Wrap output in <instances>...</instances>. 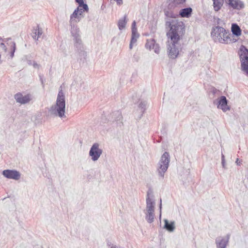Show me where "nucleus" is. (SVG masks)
<instances>
[{
    "label": "nucleus",
    "instance_id": "nucleus-1",
    "mask_svg": "<svg viewBox=\"0 0 248 248\" xmlns=\"http://www.w3.org/2000/svg\"><path fill=\"white\" fill-rule=\"evenodd\" d=\"M166 26L170 28L167 33L169 39L168 56L170 58L174 59L179 54L180 47L179 41L184 34L185 26L183 22L175 19L167 21Z\"/></svg>",
    "mask_w": 248,
    "mask_h": 248
},
{
    "label": "nucleus",
    "instance_id": "nucleus-2",
    "mask_svg": "<svg viewBox=\"0 0 248 248\" xmlns=\"http://www.w3.org/2000/svg\"><path fill=\"white\" fill-rule=\"evenodd\" d=\"M232 36L229 31L220 26L213 27L211 33V36L214 42L225 44L232 42Z\"/></svg>",
    "mask_w": 248,
    "mask_h": 248
},
{
    "label": "nucleus",
    "instance_id": "nucleus-3",
    "mask_svg": "<svg viewBox=\"0 0 248 248\" xmlns=\"http://www.w3.org/2000/svg\"><path fill=\"white\" fill-rule=\"evenodd\" d=\"M49 111L51 115L55 116L66 118L65 96L62 90L59 92L56 104L51 106Z\"/></svg>",
    "mask_w": 248,
    "mask_h": 248
},
{
    "label": "nucleus",
    "instance_id": "nucleus-4",
    "mask_svg": "<svg viewBox=\"0 0 248 248\" xmlns=\"http://www.w3.org/2000/svg\"><path fill=\"white\" fill-rule=\"evenodd\" d=\"M150 192L148 191L146 198V207L143 210V213L147 222L152 223L155 220V202L153 199L150 198Z\"/></svg>",
    "mask_w": 248,
    "mask_h": 248
},
{
    "label": "nucleus",
    "instance_id": "nucleus-5",
    "mask_svg": "<svg viewBox=\"0 0 248 248\" xmlns=\"http://www.w3.org/2000/svg\"><path fill=\"white\" fill-rule=\"evenodd\" d=\"M170 162V155L166 152L162 155L158 163L157 171L159 177L164 178V173L169 167Z\"/></svg>",
    "mask_w": 248,
    "mask_h": 248
},
{
    "label": "nucleus",
    "instance_id": "nucleus-6",
    "mask_svg": "<svg viewBox=\"0 0 248 248\" xmlns=\"http://www.w3.org/2000/svg\"><path fill=\"white\" fill-rule=\"evenodd\" d=\"M240 60L241 70L248 76V49L244 46L240 48Z\"/></svg>",
    "mask_w": 248,
    "mask_h": 248
},
{
    "label": "nucleus",
    "instance_id": "nucleus-7",
    "mask_svg": "<svg viewBox=\"0 0 248 248\" xmlns=\"http://www.w3.org/2000/svg\"><path fill=\"white\" fill-rule=\"evenodd\" d=\"M102 153L103 150L100 148L99 144L97 143H94L92 146L89 155L91 156L92 161H96L98 160Z\"/></svg>",
    "mask_w": 248,
    "mask_h": 248
},
{
    "label": "nucleus",
    "instance_id": "nucleus-8",
    "mask_svg": "<svg viewBox=\"0 0 248 248\" xmlns=\"http://www.w3.org/2000/svg\"><path fill=\"white\" fill-rule=\"evenodd\" d=\"M5 43H6L7 45L11 47L10 58L12 59L14 56V53L16 48V43L12 41L11 38H7L4 40L0 38V46L5 52H7V47Z\"/></svg>",
    "mask_w": 248,
    "mask_h": 248
},
{
    "label": "nucleus",
    "instance_id": "nucleus-9",
    "mask_svg": "<svg viewBox=\"0 0 248 248\" xmlns=\"http://www.w3.org/2000/svg\"><path fill=\"white\" fill-rule=\"evenodd\" d=\"M75 50L79 57L84 58L86 56L81 38L73 40Z\"/></svg>",
    "mask_w": 248,
    "mask_h": 248
},
{
    "label": "nucleus",
    "instance_id": "nucleus-10",
    "mask_svg": "<svg viewBox=\"0 0 248 248\" xmlns=\"http://www.w3.org/2000/svg\"><path fill=\"white\" fill-rule=\"evenodd\" d=\"M2 174L6 178L15 180H18L21 177L20 173L15 170H5Z\"/></svg>",
    "mask_w": 248,
    "mask_h": 248
},
{
    "label": "nucleus",
    "instance_id": "nucleus-11",
    "mask_svg": "<svg viewBox=\"0 0 248 248\" xmlns=\"http://www.w3.org/2000/svg\"><path fill=\"white\" fill-rule=\"evenodd\" d=\"M15 99L16 102L21 104H25L29 103L31 99V95L30 94L23 95L20 93L15 95Z\"/></svg>",
    "mask_w": 248,
    "mask_h": 248
},
{
    "label": "nucleus",
    "instance_id": "nucleus-12",
    "mask_svg": "<svg viewBox=\"0 0 248 248\" xmlns=\"http://www.w3.org/2000/svg\"><path fill=\"white\" fill-rule=\"evenodd\" d=\"M80 10L81 9H79V7H78L75 10L73 14L71 15L69 20L70 24H76L80 21L81 18L79 16L82 15V11Z\"/></svg>",
    "mask_w": 248,
    "mask_h": 248
},
{
    "label": "nucleus",
    "instance_id": "nucleus-13",
    "mask_svg": "<svg viewBox=\"0 0 248 248\" xmlns=\"http://www.w3.org/2000/svg\"><path fill=\"white\" fill-rule=\"evenodd\" d=\"M70 25L71 26L70 32L73 37V40L80 39V31L78 25L76 24H70Z\"/></svg>",
    "mask_w": 248,
    "mask_h": 248
},
{
    "label": "nucleus",
    "instance_id": "nucleus-14",
    "mask_svg": "<svg viewBox=\"0 0 248 248\" xmlns=\"http://www.w3.org/2000/svg\"><path fill=\"white\" fill-rule=\"evenodd\" d=\"M230 235L228 234L225 237H218L216 239L217 248H226L229 242Z\"/></svg>",
    "mask_w": 248,
    "mask_h": 248
},
{
    "label": "nucleus",
    "instance_id": "nucleus-15",
    "mask_svg": "<svg viewBox=\"0 0 248 248\" xmlns=\"http://www.w3.org/2000/svg\"><path fill=\"white\" fill-rule=\"evenodd\" d=\"M175 7H174L173 8H170L169 7V4L168 6L167 9L164 10V14H165V15L167 17H170V18H174V19H172V20H175H175H178V19H176V18L179 16L178 12H176V11H175L174 10V8ZM171 20H172V19H170V20H167V21H166V23L167 21H171ZM178 21H179V20H178Z\"/></svg>",
    "mask_w": 248,
    "mask_h": 248
},
{
    "label": "nucleus",
    "instance_id": "nucleus-16",
    "mask_svg": "<svg viewBox=\"0 0 248 248\" xmlns=\"http://www.w3.org/2000/svg\"><path fill=\"white\" fill-rule=\"evenodd\" d=\"M217 108L226 112L230 109V107L228 105V100L224 96H221L218 101Z\"/></svg>",
    "mask_w": 248,
    "mask_h": 248
},
{
    "label": "nucleus",
    "instance_id": "nucleus-17",
    "mask_svg": "<svg viewBox=\"0 0 248 248\" xmlns=\"http://www.w3.org/2000/svg\"><path fill=\"white\" fill-rule=\"evenodd\" d=\"M231 7L237 10H240L244 7V4L242 1L240 0H225Z\"/></svg>",
    "mask_w": 248,
    "mask_h": 248
},
{
    "label": "nucleus",
    "instance_id": "nucleus-18",
    "mask_svg": "<svg viewBox=\"0 0 248 248\" xmlns=\"http://www.w3.org/2000/svg\"><path fill=\"white\" fill-rule=\"evenodd\" d=\"M192 9L190 7H188L181 9L179 13V16L182 17L188 18L191 15Z\"/></svg>",
    "mask_w": 248,
    "mask_h": 248
},
{
    "label": "nucleus",
    "instance_id": "nucleus-19",
    "mask_svg": "<svg viewBox=\"0 0 248 248\" xmlns=\"http://www.w3.org/2000/svg\"><path fill=\"white\" fill-rule=\"evenodd\" d=\"M127 22V16L126 15H124V16L123 17L120 18L118 21V27L120 31L124 29L125 27Z\"/></svg>",
    "mask_w": 248,
    "mask_h": 248
},
{
    "label": "nucleus",
    "instance_id": "nucleus-20",
    "mask_svg": "<svg viewBox=\"0 0 248 248\" xmlns=\"http://www.w3.org/2000/svg\"><path fill=\"white\" fill-rule=\"evenodd\" d=\"M112 118H113V121H115L118 123L121 124L122 123L123 116L122 113L119 111H116L112 113L111 114Z\"/></svg>",
    "mask_w": 248,
    "mask_h": 248
},
{
    "label": "nucleus",
    "instance_id": "nucleus-21",
    "mask_svg": "<svg viewBox=\"0 0 248 248\" xmlns=\"http://www.w3.org/2000/svg\"><path fill=\"white\" fill-rule=\"evenodd\" d=\"M140 35L138 32H132L131 39L129 44V48L132 49L133 45H135Z\"/></svg>",
    "mask_w": 248,
    "mask_h": 248
},
{
    "label": "nucleus",
    "instance_id": "nucleus-22",
    "mask_svg": "<svg viewBox=\"0 0 248 248\" xmlns=\"http://www.w3.org/2000/svg\"><path fill=\"white\" fill-rule=\"evenodd\" d=\"M165 225L164 228L167 230L168 231L172 232L175 229V222L174 221H171L170 223L169 222L167 219L164 220Z\"/></svg>",
    "mask_w": 248,
    "mask_h": 248
},
{
    "label": "nucleus",
    "instance_id": "nucleus-23",
    "mask_svg": "<svg viewBox=\"0 0 248 248\" xmlns=\"http://www.w3.org/2000/svg\"><path fill=\"white\" fill-rule=\"evenodd\" d=\"M32 33L33 38L35 40H37L38 38L42 35L43 31L42 29H40L39 27L37 26L36 28L33 29Z\"/></svg>",
    "mask_w": 248,
    "mask_h": 248
},
{
    "label": "nucleus",
    "instance_id": "nucleus-24",
    "mask_svg": "<svg viewBox=\"0 0 248 248\" xmlns=\"http://www.w3.org/2000/svg\"><path fill=\"white\" fill-rule=\"evenodd\" d=\"M231 30L233 35L238 36L241 34V30L239 26L236 24H232Z\"/></svg>",
    "mask_w": 248,
    "mask_h": 248
},
{
    "label": "nucleus",
    "instance_id": "nucleus-25",
    "mask_svg": "<svg viewBox=\"0 0 248 248\" xmlns=\"http://www.w3.org/2000/svg\"><path fill=\"white\" fill-rule=\"evenodd\" d=\"M214 10L216 11L219 10L224 2V0H213Z\"/></svg>",
    "mask_w": 248,
    "mask_h": 248
},
{
    "label": "nucleus",
    "instance_id": "nucleus-26",
    "mask_svg": "<svg viewBox=\"0 0 248 248\" xmlns=\"http://www.w3.org/2000/svg\"><path fill=\"white\" fill-rule=\"evenodd\" d=\"M147 102L146 101H140V103L138 105V107L140 110L141 113V116L143 115L145 110L146 109Z\"/></svg>",
    "mask_w": 248,
    "mask_h": 248
},
{
    "label": "nucleus",
    "instance_id": "nucleus-27",
    "mask_svg": "<svg viewBox=\"0 0 248 248\" xmlns=\"http://www.w3.org/2000/svg\"><path fill=\"white\" fill-rule=\"evenodd\" d=\"M171 1L169 3V7L173 8L176 7L177 5L183 4L186 1V0H169Z\"/></svg>",
    "mask_w": 248,
    "mask_h": 248
},
{
    "label": "nucleus",
    "instance_id": "nucleus-28",
    "mask_svg": "<svg viewBox=\"0 0 248 248\" xmlns=\"http://www.w3.org/2000/svg\"><path fill=\"white\" fill-rule=\"evenodd\" d=\"M75 1L78 3V7H79V9H81V7H83V11H86L87 12H88V6L87 4L84 3V0H75Z\"/></svg>",
    "mask_w": 248,
    "mask_h": 248
},
{
    "label": "nucleus",
    "instance_id": "nucleus-29",
    "mask_svg": "<svg viewBox=\"0 0 248 248\" xmlns=\"http://www.w3.org/2000/svg\"><path fill=\"white\" fill-rule=\"evenodd\" d=\"M155 44V42L154 39L147 40L145 46L147 48L151 50L152 49Z\"/></svg>",
    "mask_w": 248,
    "mask_h": 248
},
{
    "label": "nucleus",
    "instance_id": "nucleus-30",
    "mask_svg": "<svg viewBox=\"0 0 248 248\" xmlns=\"http://www.w3.org/2000/svg\"><path fill=\"white\" fill-rule=\"evenodd\" d=\"M152 49H154V52L156 54H159L160 51V47L159 46V45L157 44H155V45L154 46V47L152 48Z\"/></svg>",
    "mask_w": 248,
    "mask_h": 248
},
{
    "label": "nucleus",
    "instance_id": "nucleus-31",
    "mask_svg": "<svg viewBox=\"0 0 248 248\" xmlns=\"http://www.w3.org/2000/svg\"><path fill=\"white\" fill-rule=\"evenodd\" d=\"M132 32H138L137 28L136 27V23L135 21H134L132 24Z\"/></svg>",
    "mask_w": 248,
    "mask_h": 248
},
{
    "label": "nucleus",
    "instance_id": "nucleus-32",
    "mask_svg": "<svg viewBox=\"0 0 248 248\" xmlns=\"http://www.w3.org/2000/svg\"><path fill=\"white\" fill-rule=\"evenodd\" d=\"M214 21L218 25L221 24V20L218 17H215L214 18Z\"/></svg>",
    "mask_w": 248,
    "mask_h": 248
},
{
    "label": "nucleus",
    "instance_id": "nucleus-33",
    "mask_svg": "<svg viewBox=\"0 0 248 248\" xmlns=\"http://www.w3.org/2000/svg\"><path fill=\"white\" fill-rule=\"evenodd\" d=\"M32 65L34 68H39V65L38 64L35 62L33 61Z\"/></svg>",
    "mask_w": 248,
    "mask_h": 248
},
{
    "label": "nucleus",
    "instance_id": "nucleus-34",
    "mask_svg": "<svg viewBox=\"0 0 248 248\" xmlns=\"http://www.w3.org/2000/svg\"><path fill=\"white\" fill-rule=\"evenodd\" d=\"M161 209H162V200H161V199H160V204H159V210H160L159 217H160V218H161Z\"/></svg>",
    "mask_w": 248,
    "mask_h": 248
},
{
    "label": "nucleus",
    "instance_id": "nucleus-35",
    "mask_svg": "<svg viewBox=\"0 0 248 248\" xmlns=\"http://www.w3.org/2000/svg\"><path fill=\"white\" fill-rule=\"evenodd\" d=\"M117 2V4L121 5L123 4V0H114Z\"/></svg>",
    "mask_w": 248,
    "mask_h": 248
},
{
    "label": "nucleus",
    "instance_id": "nucleus-36",
    "mask_svg": "<svg viewBox=\"0 0 248 248\" xmlns=\"http://www.w3.org/2000/svg\"><path fill=\"white\" fill-rule=\"evenodd\" d=\"M40 80L41 81L42 84L43 85V86H44V79L41 76H40Z\"/></svg>",
    "mask_w": 248,
    "mask_h": 248
},
{
    "label": "nucleus",
    "instance_id": "nucleus-37",
    "mask_svg": "<svg viewBox=\"0 0 248 248\" xmlns=\"http://www.w3.org/2000/svg\"><path fill=\"white\" fill-rule=\"evenodd\" d=\"M221 164L223 168H225V161H221Z\"/></svg>",
    "mask_w": 248,
    "mask_h": 248
},
{
    "label": "nucleus",
    "instance_id": "nucleus-38",
    "mask_svg": "<svg viewBox=\"0 0 248 248\" xmlns=\"http://www.w3.org/2000/svg\"><path fill=\"white\" fill-rule=\"evenodd\" d=\"M29 65H32L33 62H32L31 60H29L27 62Z\"/></svg>",
    "mask_w": 248,
    "mask_h": 248
},
{
    "label": "nucleus",
    "instance_id": "nucleus-39",
    "mask_svg": "<svg viewBox=\"0 0 248 248\" xmlns=\"http://www.w3.org/2000/svg\"><path fill=\"white\" fill-rule=\"evenodd\" d=\"M221 161H225V156L223 154H222L221 155Z\"/></svg>",
    "mask_w": 248,
    "mask_h": 248
},
{
    "label": "nucleus",
    "instance_id": "nucleus-40",
    "mask_svg": "<svg viewBox=\"0 0 248 248\" xmlns=\"http://www.w3.org/2000/svg\"><path fill=\"white\" fill-rule=\"evenodd\" d=\"M239 161V159H238V158H237V159H236V162H235V163H236L237 165H239V163H240V162H239V161Z\"/></svg>",
    "mask_w": 248,
    "mask_h": 248
},
{
    "label": "nucleus",
    "instance_id": "nucleus-41",
    "mask_svg": "<svg viewBox=\"0 0 248 248\" xmlns=\"http://www.w3.org/2000/svg\"><path fill=\"white\" fill-rule=\"evenodd\" d=\"M110 248H119L116 246H112L110 247Z\"/></svg>",
    "mask_w": 248,
    "mask_h": 248
},
{
    "label": "nucleus",
    "instance_id": "nucleus-42",
    "mask_svg": "<svg viewBox=\"0 0 248 248\" xmlns=\"http://www.w3.org/2000/svg\"><path fill=\"white\" fill-rule=\"evenodd\" d=\"M81 10H80L82 11V13L83 12H86V11H83V7H81Z\"/></svg>",
    "mask_w": 248,
    "mask_h": 248
}]
</instances>
